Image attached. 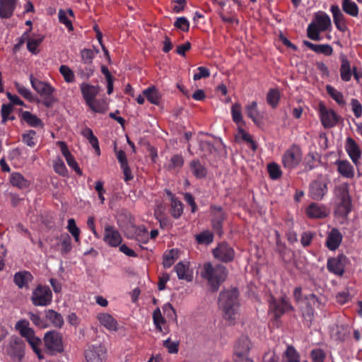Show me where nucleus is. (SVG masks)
I'll list each match as a JSON object with an SVG mask.
<instances>
[{"instance_id":"obj_25","label":"nucleus","mask_w":362,"mask_h":362,"mask_svg":"<svg viewBox=\"0 0 362 362\" xmlns=\"http://www.w3.org/2000/svg\"><path fill=\"white\" fill-rule=\"evenodd\" d=\"M174 269L180 279H184L187 281L192 280V274L189 270L188 263L179 262L175 265Z\"/></svg>"},{"instance_id":"obj_23","label":"nucleus","mask_w":362,"mask_h":362,"mask_svg":"<svg viewBox=\"0 0 362 362\" xmlns=\"http://www.w3.org/2000/svg\"><path fill=\"white\" fill-rule=\"evenodd\" d=\"M80 88L86 104L95 99V96L98 95L100 90L99 87L86 83H81Z\"/></svg>"},{"instance_id":"obj_15","label":"nucleus","mask_w":362,"mask_h":362,"mask_svg":"<svg viewBox=\"0 0 362 362\" xmlns=\"http://www.w3.org/2000/svg\"><path fill=\"white\" fill-rule=\"evenodd\" d=\"M127 237L134 239L139 243H146L148 241V233L144 227L131 226L127 231Z\"/></svg>"},{"instance_id":"obj_30","label":"nucleus","mask_w":362,"mask_h":362,"mask_svg":"<svg viewBox=\"0 0 362 362\" xmlns=\"http://www.w3.org/2000/svg\"><path fill=\"white\" fill-rule=\"evenodd\" d=\"M326 246L330 250H335L339 246V231L337 228L332 229L328 234Z\"/></svg>"},{"instance_id":"obj_61","label":"nucleus","mask_w":362,"mask_h":362,"mask_svg":"<svg viewBox=\"0 0 362 362\" xmlns=\"http://www.w3.org/2000/svg\"><path fill=\"white\" fill-rule=\"evenodd\" d=\"M351 110L356 117L358 118L362 115V105L361 103L356 98L351 100Z\"/></svg>"},{"instance_id":"obj_34","label":"nucleus","mask_w":362,"mask_h":362,"mask_svg":"<svg viewBox=\"0 0 362 362\" xmlns=\"http://www.w3.org/2000/svg\"><path fill=\"white\" fill-rule=\"evenodd\" d=\"M22 118L30 127H37L43 126L41 119L28 111H25L22 113Z\"/></svg>"},{"instance_id":"obj_60","label":"nucleus","mask_w":362,"mask_h":362,"mask_svg":"<svg viewBox=\"0 0 362 362\" xmlns=\"http://www.w3.org/2000/svg\"><path fill=\"white\" fill-rule=\"evenodd\" d=\"M210 76V71L209 69L204 66H199L197 69V72L193 76L194 81L200 80L203 78H207Z\"/></svg>"},{"instance_id":"obj_1","label":"nucleus","mask_w":362,"mask_h":362,"mask_svg":"<svg viewBox=\"0 0 362 362\" xmlns=\"http://www.w3.org/2000/svg\"><path fill=\"white\" fill-rule=\"evenodd\" d=\"M218 306L223 312V318L229 325H234L240 315L238 290L233 288L221 292Z\"/></svg>"},{"instance_id":"obj_62","label":"nucleus","mask_w":362,"mask_h":362,"mask_svg":"<svg viewBox=\"0 0 362 362\" xmlns=\"http://www.w3.org/2000/svg\"><path fill=\"white\" fill-rule=\"evenodd\" d=\"M177 341H171L170 339H168L163 341V346L168 349V351L170 354H176L178 351Z\"/></svg>"},{"instance_id":"obj_21","label":"nucleus","mask_w":362,"mask_h":362,"mask_svg":"<svg viewBox=\"0 0 362 362\" xmlns=\"http://www.w3.org/2000/svg\"><path fill=\"white\" fill-rule=\"evenodd\" d=\"M306 214L310 218H322L327 216L328 212L325 206L312 203L306 209Z\"/></svg>"},{"instance_id":"obj_37","label":"nucleus","mask_w":362,"mask_h":362,"mask_svg":"<svg viewBox=\"0 0 362 362\" xmlns=\"http://www.w3.org/2000/svg\"><path fill=\"white\" fill-rule=\"evenodd\" d=\"M342 8L344 11L351 16H357L358 13V8L356 4L352 0H343L342 1Z\"/></svg>"},{"instance_id":"obj_4","label":"nucleus","mask_w":362,"mask_h":362,"mask_svg":"<svg viewBox=\"0 0 362 362\" xmlns=\"http://www.w3.org/2000/svg\"><path fill=\"white\" fill-rule=\"evenodd\" d=\"M30 83L33 88L43 99V104L46 107H51L57 101L54 95L55 88L49 83L38 80L31 75L30 76Z\"/></svg>"},{"instance_id":"obj_6","label":"nucleus","mask_w":362,"mask_h":362,"mask_svg":"<svg viewBox=\"0 0 362 362\" xmlns=\"http://www.w3.org/2000/svg\"><path fill=\"white\" fill-rule=\"evenodd\" d=\"M52 294L47 286H38L33 292L32 302L36 306H46L51 303Z\"/></svg>"},{"instance_id":"obj_20","label":"nucleus","mask_w":362,"mask_h":362,"mask_svg":"<svg viewBox=\"0 0 362 362\" xmlns=\"http://www.w3.org/2000/svg\"><path fill=\"white\" fill-rule=\"evenodd\" d=\"M211 213L213 215L212 226L214 230L219 235L221 234L222 222L224 219V214L220 206H212Z\"/></svg>"},{"instance_id":"obj_2","label":"nucleus","mask_w":362,"mask_h":362,"mask_svg":"<svg viewBox=\"0 0 362 362\" xmlns=\"http://www.w3.org/2000/svg\"><path fill=\"white\" fill-rule=\"evenodd\" d=\"M202 276L206 279L211 286L213 291L218 290L219 285L225 281L227 272L226 267L221 264L212 265L206 263L202 272Z\"/></svg>"},{"instance_id":"obj_22","label":"nucleus","mask_w":362,"mask_h":362,"mask_svg":"<svg viewBox=\"0 0 362 362\" xmlns=\"http://www.w3.org/2000/svg\"><path fill=\"white\" fill-rule=\"evenodd\" d=\"M17 0H0V18H9L13 13Z\"/></svg>"},{"instance_id":"obj_10","label":"nucleus","mask_w":362,"mask_h":362,"mask_svg":"<svg viewBox=\"0 0 362 362\" xmlns=\"http://www.w3.org/2000/svg\"><path fill=\"white\" fill-rule=\"evenodd\" d=\"M44 341L46 347L49 350L61 352L63 349L62 336L56 331L47 332Z\"/></svg>"},{"instance_id":"obj_36","label":"nucleus","mask_w":362,"mask_h":362,"mask_svg":"<svg viewBox=\"0 0 362 362\" xmlns=\"http://www.w3.org/2000/svg\"><path fill=\"white\" fill-rule=\"evenodd\" d=\"M87 105L95 112L105 113L107 110V103L105 100L94 99Z\"/></svg>"},{"instance_id":"obj_57","label":"nucleus","mask_w":362,"mask_h":362,"mask_svg":"<svg viewBox=\"0 0 362 362\" xmlns=\"http://www.w3.org/2000/svg\"><path fill=\"white\" fill-rule=\"evenodd\" d=\"M175 27L182 30L184 32L188 31L189 23L185 17H179L174 23Z\"/></svg>"},{"instance_id":"obj_56","label":"nucleus","mask_w":362,"mask_h":362,"mask_svg":"<svg viewBox=\"0 0 362 362\" xmlns=\"http://www.w3.org/2000/svg\"><path fill=\"white\" fill-rule=\"evenodd\" d=\"M268 172L272 179L276 180L281 175V170L278 164L272 163L268 165Z\"/></svg>"},{"instance_id":"obj_3","label":"nucleus","mask_w":362,"mask_h":362,"mask_svg":"<svg viewBox=\"0 0 362 362\" xmlns=\"http://www.w3.org/2000/svg\"><path fill=\"white\" fill-rule=\"evenodd\" d=\"M330 26L329 16L323 11H318L315 14L313 21L308 26V37L313 40H320V33L327 30Z\"/></svg>"},{"instance_id":"obj_11","label":"nucleus","mask_w":362,"mask_h":362,"mask_svg":"<svg viewBox=\"0 0 362 362\" xmlns=\"http://www.w3.org/2000/svg\"><path fill=\"white\" fill-rule=\"evenodd\" d=\"M327 192V181L325 177H320L317 180H315L310 184V196L313 199H322Z\"/></svg>"},{"instance_id":"obj_41","label":"nucleus","mask_w":362,"mask_h":362,"mask_svg":"<svg viewBox=\"0 0 362 362\" xmlns=\"http://www.w3.org/2000/svg\"><path fill=\"white\" fill-rule=\"evenodd\" d=\"M245 110L247 117L251 118L255 123H257L259 117V113L257 110V103L255 101H252L246 106Z\"/></svg>"},{"instance_id":"obj_17","label":"nucleus","mask_w":362,"mask_h":362,"mask_svg":"<svg viewBox=\"0 0 362 362\" xmlns=\"http://www.w3.org/2000/svg\"><path fill=\"white\" fill-rule=\"evenodd\" d=\"M341 218H346L352 211V202L350 195L346 190V186L341 187Z\"/></svg>"},{"instance_id":"obj_12","label":"nucleus","mask_w":362,"mask_h":362,"mask_svg":"<svg viewBox=\"0 0 362 362\" xmlns=\"http://www.w3.org/2000/svg\"><path fill=\"white\" fill-rule=\"evenodd\" d=\"M352 75L356 81L362 78V73L357 71L356 67L351 70L350 63L346 58L341 59V78L343 81H350Z\"/></svg>"},{"instance_id":"obj_26","label":"nucleus","mask_w":362,"mask_h":362,"mask_svg":"<svg viewBox=\"0 0 362 362\" xmlns=\"http://www.w3.org/2000/svg\"><path fill=\"white\" fill-rule=\"evenodd\" d=\"M32 274L26 271L17 272L14 275L13 281L16 286L20 288H28V284L32 281Z\"/></svg>"},{"instance_id":"obj_52","label":"nucleus","mask_w":362,"mask_h":362,"mask_svg":"<svg viewBox=\"0 0 362 362\" xmlns=\"http://www.w3.org/2000/svg\"><path fill=\"white\" fill-rule=\"evenodd\" d=\"M163 311L169 320L177 322L175 310L170 303H166L163 306Z\"/></svg>"},{"instance_id":"obj_38","label":"nucleus","mask_w":362,"mask_h":362,"mask_svg":"<svg viewBox=\"0 0 362 362\" xmlns=\"http://www.w3.org/2000/svg\"><path fill=\"white\" fill-rule=\"evenodd\" d=\"M44 37L42 35L32 37L27 40V48L33 54L38 53L37 47L42 43Z\"/></svg>"},{"instance_id":"obj_18","label":"nucleus","mask_w":362,"mask_h":362,"mask_svg":"<svg viewBox=\"0 0 362 362\" xmlns=\"http://www.w3.org/2000/svg\"><path fill=\"white\" fill-rule=\"evenodd\" d=\"M97 319L100 325L105 327L110 332H116L118 329L117 321L109 313H100L97 315Z\"/></svg>"},{"instance_id":"obj_55","label":"nucleus","mask_w":362,"mask_h":362,"mask_svg":"<svg viewBox=\"0 0 362 362\" xmlns=\"http://www.w3.org/2000/svg\"><path fill=\"white\" fill-rule=\"evenodd\" d=\"M54 171L62 175V176H66L67 174H68V171H67V169L65 166V164L64 163L63 160L60 158H57L54 162Z\"/></svg>"},{"instance_id":"obj_53","label":"nucleus","mask_w":362,"mask_h":362,"mask_svg":"<svg viewBox=\"0 0 362 362\" xmlns=\"http://www.w3.org/2000/svg\"><path fill=\"white\" fill-rule=\"evenodd\" d=\"M67 229L69 232L73 235L76 242L79 241L80 230L76 225L75 221L73 218L68 220Z\"/></svg>"},{"instance_id":"obj_44","label":"nucleus","mask_w":362,"mask_h":362,"mask_svg":"<svg viewBox=\"0 0 362 362\" xmlns=\"http://www.w3.org/2000/svg\"><path fill=\"white\" fill-rule=\"evenodd\" d=\"M183 208L181 202L175 199L173 197L171 198V214L172 216L177 218L182 214Z\"/></svg>"},{"instance_id":"obj_43","label":"nucleus","mask_w":362,"mask_h":362,"mask_svg":"<svg viewBox=\"0 0 362 362\" xmlns=\"http://www.w3.org/2000/svg\"><path fill=\"white\" fill-rule=\"evenodd\" d=\"M60 246H61V253L62 255H66L69 253L71 250V238L68 234H63L60 236Z\"/></svg>"},{"instance_id":"obj_32","label":"nucleus","mask_w":362,"mask_h":362,"mask_svg":"<svg viewBox=\"0 0 362 362\" xmlns=\"http://www.w3.org/2000/svg\"><path fill=\"white\" fill-rule=\"evenodd\" d=\"M153 323L156 327V329L160 332L165 333L166 330L165 328V325L166 324V320L163 317L161 314V311L159 308H156L153 313Z\"/></svg>"},{"instance_id":"obj_7","label":"nucleus","mask_w":362,"mask_h":362,"mask_svg":"<svg viewBox=\"0 0 362 362\" xmlns=\"http://www.w3.org/2000/svg\"><path fill=\"white\" fill-rule=\"evenodd\" d=\"M318 110L321 122L325 128L332 127L337 123L338 116L332 109L327 107L323 103L320 102Z\"/></svg>"},{"instance_id":"obj_39","label":"nucleus","mask_w":362,"mask_h":362,"mask_svg":"<svg viewBox=\"0 0 362 362\" xmlns=\"http://www.w3.org/2000/svg\"><path fill=\"white\" fill-rule=\"evenodd\" d=\"M284 362H300V354L292 346H288L284 353Z\"/></svg>"},{"instance_id":"obj_13","label":"nucleus","mask_w":362,"mask_h":362,"mask_svg":"<svg viewBox=\"0 0 362 362\" xmlns=\"http://www.w3.org/2000/svg\"><path fill=\"white\" fill-rule=\"evenodd\" d=\"M213 254L216 259L225 262L231 261L234 257V250L227 243H222L214 250Z\"/></svg>"},{"instance_id":"obj_31","label":"nucleus","mask_w":362,"mask_h":362,"mask_svg":"<svg viewBox=\"0 0 362 362\" xmlns=\"http://www.w3.org/2000/svg\"><path fill=\"white\" fill-rule=\"evenodd\" d=\"M46 319L52 322V324L57 328L62 327L64 325V319L62 315L54 311V310H48L45 313Z\"/></svg>"},{"instance_id":"obj_16","label":"nucleus","mask_w":362,"mask_h":362,"mask_svg":"<svg viewBox=\"0 0 362 362\" xmlns=\"http://www.w3.org/2000/svg\"><path fill=\"white\" fill-rule=\"evenodd\" d=\"M251 348L252 343L250 339L247 336H242L238 339L235 345L234 354L238 357L248 356Z\"/></svg>"},{"instance_id":"obj_51","label":"nucleus","mask_w":362,"mask_h":362,"mask_svg":"<svg viewBox=\"0 0 362 362\" xmlns=\"http://www.w3.org/2000/svg\"><path fill=\"white\" fill-rule=\"evenodd\" d=\"M36 132L34 130H29L22 135L23 141L28 146L33 147L36 144Z\"/></svg>"},{"instance_id":"obj_29","label":"nucleus","mask_w":362,"mask_h":362,"mask_svg":"<svg viewBox=\"0 0 362 362\" xmlns=\"http://www.w3.org/2000/svg\"><path fill=\"white\" fill-rule=\"evenodd\" d=\"M10 182L13 186L21 189H26L30 186V182L19 173H11Z\"/></svg>"},{"instance_id":"obj_58","label":"nucleus","mask_w":362,"mask_h":362,"mask_svg":"<svg viewBox=\"0 0 362 362\" xmlns=\"http://www.w3.org/2000/svg\"><path fill=\"white\" fill-rule=\"evenodd\" d=\"M27 341L31 346L35 353H36L38 355L39 358H41L40 349L39 348L40 345L41 344V339L39 337H37L35 335H34Z\"/></svg>"},{"instance_id":"obj_64","label":"nucleus","mask_w":362,"mask_h":362,"mask_svg":"<svg viewBox=\"0 0 362 362\" xmlns=\"http://www.w3.org/2000/svg\"><path fill=\"white\" fill-rule=\"evenodd\" d=\"M315 52L330 55L332 52V48L328 45H316Z\"/></svg>"},{"instance_id":"obj_33","label":"nucleus","mask_w":362,"mask_h":362,"mask_svg":"<svg viewBox=\"0 0 362 362\" xmlns=\"http://www.w3.org/2000/svg\"><path fill=\"white\" fill-rule=\"evenodd\" d=\"M184 164V158L182 155H173L165 165L168 170H179Z\"/></svg>"},{"instance_id":"obj_14","label":"nucleus","mask_w":362,"mask_h":362,"mask_svg":"<svg viewBox=\"0 0 362 362\" xmlns=\"http://www.w3.org/2000/svg\"><path fill=\"white\" fill-rule=\"evenodd\" d=\"M269 310L272 312L276 317H280L286 311L292 309L291 305L285 298L276 300L273 297L269 300Z\"/></svg>"},{"instance_id":"obj_5","label":"nucleus","mask_w":362,"mask_h":362,"mask_svg":"<svg viewBox=\"0 0 362 362\" xmlns=\"http://www.w3.org/2000/svg\"><path fill=\"white\" fill-rule=\"evenodd\" d=\"M302 151L298 145H292L282 155L281 163L284 168L291 170L302 161Z\"/></svg>"},{"instance_id":"obj_47","label":"nucleus","mask_w":362,"mask_h":362,"mask_svg":"<svg viewBox=\"0 0 362 362\" xmlns=\"http://www.w3.org/2000/svg\"><path fill=\"white\" fill-rule=\"evenodd\" d=\"M177 252L175 250H170L168 253L165 254L163 257V267L165 268L170 267L177 258Z\"/></svg>"},{"instance_id":"obj_59","label":"nucleus","mask_w":362,"mask_h":362,"mask_svg":"<svg viewBox=\"0 0 362 362\" xmlns=\"http://www.w3.org/2000/svg\"><path fill=\"white\" fill-rule=\"evenodd\" d=\"M310 356L313 362H324L325 358V353L320 349H315L312 350Z\"/></svg>"},{"instance_id":"obj_8","label":"nucleus","mask_w":362,"mask_h":362,"mask_svg":"<svg viewBox=\"0 0 362 362\" xmlns=\"http://www.w3.org/2000/svg\"><path fill=\"white\" fill-rule=\"evenodd\" d=\"M106 348L101 344L90 345L85 351L86 362H103L106 358Z\"/></svg>"},{"instance_id":"obj_50","label":"nucleus","mask_w":362,"mask_h":362,"mask_svg":"<svg viewBox=\"0 0 362 362\" xmlns=\"http://www.w3.org/2000/svg\"><path fill=\"white\" fill-rule=\"evenodd\" d=\"M327 268L329 272L339 275V257L329 258Z\"/></svg>"},{"instance_id":"obj_63","label":"nucleus","mask_w":362,"mask_h":362,"mask_svg":"<svg viewBox=\"0 0 362 362\" xmlns=\"http://www.w3.org/2000/svg\"><path fill=\"white\" fill-rule=\"evenodd\" d=\"M16 87L18 92L22 96H23L24 98H25L26 99H28V100L32 99L33 94L29 89H28L27 88H25V86H23L19 83H16Z\"/></svg>"},{"instance_id":"obj_49","label":"nucleus","mask_w":362,"mask_h":362,"mask_svg":"<svg viewBox=\"0 0 362 362\" xmlns=\"http://www.w3.org/2000/svg\"><path fill=\"white\" fill-rule=\"evenodd\" d=\"M196 240L199 244L209 245L213 242L214 235L209 230H206L197 235Z\"/></svg>"},{"instance_id":"obj_24","label":"nucleus","mask_w":362,"mask_h":362,"mask_svg":"<svg viewBox=\"0 0 362 362\" xmlns=\"http://www.w3.org/2000/svg\"><path fill=\"white\" fill-rule=\"evenodd\" d=\"M15 328L20 332L23 337L26 339V340L35 335L33 329L30 327L29 322L26 320L18 321L16 324Z\"/></svg>"},{"instance_id":"obj_45","label":"nucleus","mask_w":362,"mask_h":362,"mask_svg":"<svg viewBox=\"0 0 362 362\" xmlns=\"http://www.w3.org/2000/svg\"><path fill=\"white\" fill-rule=\"evenodd\" d=\"M59 72L66 83H73L75 80L74 71L66 65H62L59 67Z\"/></svg>"},{"instance_id":"obj_40","label":"nucleus","mask_w":362,"mask_h":362,"mask_svg":"<svg viewBox=\"0 0 362 362\" xmlns=\"http://www.w3.org/2000/svg\"><path fill=\"white\" fill-rule=\"evenodd\" d=\"M192 173L197 178L204 177L206 175V170L199 160H192L190 163Z\"/></svg>"},{"instance_id":"obj_46","label":"nucleus","mask_w":362,"mask_h":362,"mask_svg":"<svg viewBox=\"0 0 362 362\" xmlns=\"http://www.w3.org/2000/svg\"><path fill=\"white\" fill-rule=\"evenodd\" d=\"M98 53V49H83L81 51L82 61L85 64H90Z\"/></svg>"},{"instance_id":"obj_28","label":"nucleus","mask_w":362,"mask_h":362,"mask_svg":"<svg viewBox=\"0 0 362 362\" xmlns=\"http://www.w3.org/2000/svg\"><path fill=\"white\" fill-rule=\"evenodd\" d=\"M142 93L151 103L153 105L159 104L161 95L158 90L154 86H151L144 90Z\"/></svg>"},{"instance_id":"obj_19","label":"nucleus","mask_w":362,"mask_h":362,"mask_svg":"<svg viewBox=\"0 0 362 362\" xmlns=\"http://www.w3.org/2000/svg\"><path fill=\"white\" fill-rule=\"evenodd\" d=\"M345 149L355 165H357L361 158V151L358 144L351 137H348L345 144Z\"/></svg>"},{"instance_id":"obj_35","label":"nucleus","mask_w":362,"mask_h":362,"mask_svg":"<svg viewBox=\"0 0 362 362\" xmlns=\"http://www.w3.org/2000/svg\"><path fill=\"white\" fill-rule=\"evenodd\" d=\"M69 16L74 18V12L71 9H68L67 11L60 9L59 11V20L60 23L65 25L69 30H72L73 25Z\"/></svg>"},{"instance_id":"obj_48","label":"nucleus","mask_w":362,"mask_h":362,"mask_svg":"<svg viewBox=\"0 0 362 362\" xmlns=\"http://www.w3.org/2000/svg\"><path fill=\"white\" fill-rule=\"evenodd\" d=\"M242 107L240 104L235 103L231 107V115L234 122L239 124L243 122Z\"/></svg>"},{"instance_id":"obj_42","label":"nucleus","mask_w":362,"mask_h":362,"mask_svg":"<svg viewBox=\"0 0 362 362\" xmlns=\"http://www.w3.org/2000/svg\"><path fill=\"white\" fill-rule=\"evenodd\" d=\"M341 175L347 178L354 176V166L348 160H341Z\"/></svg>"},{"instance_id":"obj_54","label":"nucleus","mask_w":362,"mask_h":362,"mask_svg":"<svg viewBox=\"0 0 362 362\" xmlns=\"http://www.w3.org/2000/svg\"><path fill=\"white\" fill-rule=\"evenodd\" d=\"M280 94L279 90L276 89L270 90L267 94V103L272 107H276L279 103Z\"/></svg>"},{"instance_id":"obj_27","label":"nucleus","mask_w":362,"mask_h":362,"mask_svg":"<svg viewBox=\"0 0 362 362\" xmlns=\"http://www.w3.org/2000/svg\"><path fill=\"white\" fill-rule=\"evenodd\" d=\"M8 353L10 355L21 358L23 356V343L18 337H12L9 342Z\"/></svg>"},{"instance_id":"obj_9","label":"nucleus","mask_w":362,"mask_h":362,"mask_svg":"<svg viewBox=\"0 0 362 362\" xmlns=\"http://www.w3.org/2000/svg\"><path fill=\"white\" fill-rule=\"evenodd\" d=\"M103 241L108 246L116 247L122 243V238L114 226L107 224L104 227Z\"/></svg>"}]
</instances>
